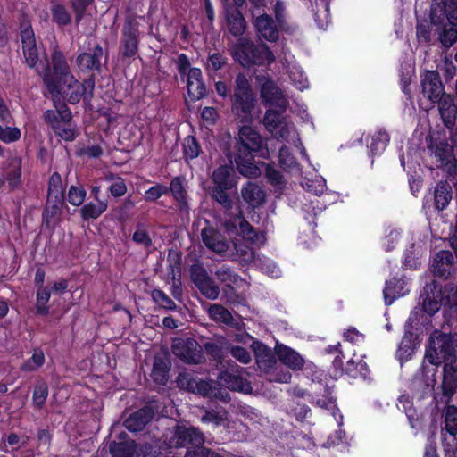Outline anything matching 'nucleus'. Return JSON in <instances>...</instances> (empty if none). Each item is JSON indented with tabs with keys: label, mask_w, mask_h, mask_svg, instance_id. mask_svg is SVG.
Segmentation results:
<instances>
[{
	"label": "nucleus",
	"mask_w": 457,
	"mask_h": 457,
	"mask_svg": "<svg viewBox=\"0 0 457 457\" xmlns=\"http://www.w3.org/2000/svg\"><path fill=\"white\" fill-rule=\"evenodd\" d=\"M263 138L252 127H240L236 137L235 152L228 156L237 170L245 177H256L260 169L254 164L253 154L262 150Z\"/></svg>",
	"instance_id": "f257e3e1"
},
{
	"label": "nucleus",
	"mask_w": 457,
	"mask_h": 457,
	"mask_svg": "<svg viewBox=\"0 0 457 457\" xmlns=\"http://www.w3.org/2000/svg\"><path fill=\"white\" fill-rule=\"evenodd\" d=\"M37 73L42 77L53 101L60 96L62 91L64 92L67 86L76 83V78L70 69L65 55L58 49L51 54L50 63L45 66L42 72L37 71Z\"/></svg>",
	"instance_id": "f03ea898"
},
{
	"label": "nucleus",
	"mask_w": 457,
	"mask_h": 457,
	"mask_svg": "<svg viewBox=\"0 0 457 457\" xmlns=\"http://www.w3.org/2000/svg\"><path fill=\"white\" fill-rule=\"evenodd\" d=\"M231 166L220 165L212 171L211 179L212 186L209 187V195L224 210L230 212L235 204V189L237 182Z\"/></svg>",
	"instance_id": "7ed1b4c3"
},
{
	"label": "nucleus",
	"mask_w": 457,
	"mask_h": 457,
	"mask_svg": "<svg viewBox=\"0 0 457 457\" xmlns=\"http://www.w3.org/2000/svg\"><path fill=\"white\" fill-rule=\"evenodd\" d=\"M232 54L235 60L245 68L253 65H269L275 61V55L266 44L256 46L253 41L245 37H240L235 44Z\"/></svg>",
	"instance_id": "20e7f679"
},
{
	"label": "nucleus",
	"mask_w": 457,
	"mask_h": 457,
	"mask_svg": "<svg viewBox=\"0 0 457 457\" xmlns=\"http://www.w3.org/2000/svg\"><path fill=\"white\" fill-rule=\"evenodd\" d=\"M231 100V111L237 120L241 123H251L256 99L247 78L243 73H239L236 77L235 90Z\"/></svg>",
	"instance_id": "39448f33"
},
{
	"label": "nucleus",
	"mask_w": 457,
	"mask_h": 457,
	"mask_svg": "<svg viewBox=\"0 0 457 457\" xmlns=\"http://www.w3.org/2000/svg\"><path fill=\"white\" fill-rule=\"evenodd\" d=\"M457 351V341L451 333L435 331L426 348L425 358L432 365L439 366L442 360Z\"/></svg>",
	"instance_id": "423d86ee"
},
{
	"label": "nucleus",
	"mask_w": 457,
	"mask_h": 457,
	"mask_svg": "<svg viewBox=\"0 0 457 457\" xmlns=\"http://www.w3.org/2000/svg\"><path fill=\"white\" fill-rule=\"evenodd\" d=\"M108 62V50H104L99 43L78 54L75 60L78 70L83 73H101Z\"/></svg>",
	"instance_id": "0eeeda50"
},
{
	"label": "nucleus",
	"mask_w": 457,
	"mask_h": 457,
	"mask_svg": "<svg viewBox=\"0 0 457 457\" xmlns=\"http://www.w3.org/2000/svg\"><path fill=\"white\" fill-rule=\"evenodd\" d=\"M432 24L433 36L442 48L448 50L457 43V23L436 16V13H429Z\"/></svg>",
	"instance_id": "6e6552de"
},
{
	"label": "nucleus",
	"mask_w": 457,
	"mask_h": 457,
	"mask_svg": "<svg viewBox=\"0 0 457 457\" xmlns=\"http://www.w3.org/2000/svg\"><path fill=\"white\" fill-rule=\"evenodd\" d=\"M171 350L175 356L188 364H198L204 359L203 347L191 337L175 339Z\"/></svg>",
	"instance_id": "1a4fd4ad"
},
{
	"label": "nucleus",
	"mask_w": 457,
	"mask_h": 457,
	"mask_svg": "<svg viewBox=\"0 0 457 457\" xmlns=\"http://www.w3.org/2000/svg\"><path fill=\"white\" fill-rule=\"evenodd\" d=\"M423 311L429 316L436 314L443 303V287L435 279L426 283L420 295Z\"/></svg>",
	"instance_id": "9d476101"
},
{
	"label": "nucleus",
	"mask_w": 457,
	"mask_h": 457,
	"mask_svg": "<svg viewBox=\"0 0 457 457\" xmlns=\"http://www.w3.org/2000/svg\"><path fill=\"white\" fill-rule=\"evenodd\" d=\"M420 86L423 95L433 104H436L440 97L446 95L437 71H424L420 75Z\"/></svg>",
	"instance_id": "9b49d317"
},
{
	"label": "nucleus",
	"mask_w": 457,
	"mask_h": 457,
	"mask_svg": "<svg viewBox=\"0 0 457 457\" xmlns=\"http://www.w3.org/2000/svg\"><path fill=\"white\" fill-rule=\"evenodd\" d=\"M224 228L228 232H234L237 229L246 240L255 244H263L265 241L264 235L257 232L253 226L245 219L242 211L239 210L233 219L224 221Z\"/></svg>",
	"instance_id": "f8f14e48"
},
{
	"label": "nucleus",
	"mask_w": 457,
	"mask_h": 457,
	"mask_svg": "<svg viewBox=\"0 0 457 457\" xmlns=\"http://www.w3.org/2000/svg\"><path fill=\"white\" fill-rule=\"evenodd\" d=\"M234 6H228L225 9V20L228 32L235 37H238L244 35L246 30L247 23L246 21L239 10L242 7L245 0H233Z\"/></svg>",
	"instance_id": "ddd939ff"
},
{
	"label": "nucleus",
	"mask_w": 457,
	"mask_h": 457,
	"mask_svg": "<svg viewBox=\"0 0 457 457\" xmlns=\"http://www.w3.org/2000/svg\"><path fill=\"white\" fill-rule=\"evenodd\" d=\"M204 434L195 428L178 426L172 438V442L176 447L195 448L204 445Z\"/></svg>",
	"instance_id": "4468645a"
},
{
	"label": "nucleus",
	"mask_w": 457,
	"mask_h": 457,
	"mask_svg": "<svg viewBox=\"0 0 457 457\" xmlns=\"http://www.w3.org/2000/svg\"><path fill=\"white\" fill-rule=\"evenodd\" d=\"M21 40L25 63L31 69H36L38 61V49L37 46L35 35L32 28L29 25L24 26L21 31Z\"/></svg>",
	"instance_id": "2eb2a0df"
},
{
	"label": "nucleus",
	"mask_w": 457,
	"mask_h": 457,
	"mask_svg": "<svg viewBox=\"0 0 457 457\" xmlns=\"http://www.w3.org/2000/svg\"><path fill=\"white\" fill-rule=\"evenodd\" d=\"M261 97L265 104L286 112L288 102L280 88L271 79H265L261 87Z\"/></svg>",
	"instance_id": "dca6fc26"
},
{
	"label": "nucleus",
	"mask_w": 457,
	"mask_h": 457,
	"mask_svg": "<svg viewBox=\"0 0 457 457\" xmlns=\"http://www.w3.org/2000/svg\"><path fill=\"white\" fill-rule=\"evenodd\" d=\"M455 259L451 251H439L434 257L431 269L434 276L447 279L454 271Z\"/></svg>",
	"instance_id": "f3484780"
},
{
	"label": "nucleus",
	"mask_w": 457,
	"mask_h": 457,
	"mask_svg": "<svg viewBox=\"0 0 457 457\" xmlns=\"http://www.w3.org/2000/svg\"><path fill=\"white\" fill-rule=\"evenodd\" d=\"M138 34L137 28L132 22L126 23L120 40V54L123 57L132 58L137 54Z\"/></svg>",
	"instance_id": "a211bd4d"
},
{
	"label": "nucleus",
	"mask_w": 457,
	"mask_h": 457,
	"mask_svg": "<svg viewBox=\"0 0 457 457\" xmlns=\"http://www.w3.org/2000/svg\"><path fill=\"white\" fill-rule=\"evenodd\" d=\"M204 245L211 251L220 254L228 250V243L224 236L212 227H205L201 230Z\"/></svg>",
	"instance_id": "6ab92c4d"
},
{
	"label": "nucleus",
	"mask_w": 457,
	"mask_h": 457,
	"mask_svg": "<svg viewBox=\"0 0 457 457\" xmlns=\"http://www.w3.org/2000/svg\"><path fill=\"white\" fill-rule=\"evenodd\" d=\"M177 385L180 389L187 390L195 394L203 395L207 394L209 382L203 379H196L194 373L190 371L179 372L177 379Z\"/></svg>",
	"instance_id": "aec40b11"
},
{
	"label": "nucleus",
	"mask_w": 457,
	"mask_h": 457,
	"mask_svg": "<svg viewBox=\"0 0 457 457\" xmlns=\"http://www.w3.org/2000/svg\"><path fill=\"white\" fill-rule=\"evenodd\" d=\"M253 25L259 37L269 42H277L278 40V29L275 21L269 14L263 13L256 17Z\"/></svg>",
	"instance_id": "412c9836"
},
{
	"label": "nucleus",
	"mask_w": 457,
	"mask_h": 457,
	"mask_svg": "<svg viewBox=\"0 0 457 457\" xmlns=\"http://www.w3.org/2000/svg\"><path fill=\"white\" fill-rule=\"evenodd\" d=\"M168 189L176 200L179 211L184 213H188L190 207L187 201L188 195L187 191L186 179L182 176L173 178L170 183V187H168Z\"/></svg>",
	"instance_id": "4be33fe9"
},
{
	"label": "nucleus",
	"mask_w": 457,
	"mask_h": 457,
	"mask_svg": "<svg viewBox=\"0 0 457 457\" xmlns=\"http://www.w3.org/2000/svg\"><path fill=\"white\" fill-rule=\"evenodd\" d=\"M438 104V110L444 125L453 129L455 126L457 118V106L452 95H445L436 102Z\"/></svg>",
	"instance_id": "5701e85b"
},
{
	"label": "nucleus",
	"mask_w": 457,
	"mask_h": 457,
	"mask_svg": "<svg viewBox=\"0 0 457 457\" xmlns=\"http://www.w3.org/2000/svg\"><path fill=\"white\" fill-rule=\"evenodd\" d=\"M54 105L55 107L54 110H47L44 112V120L46 123H47L52 129L54 130V125H55L54 122L49 120L50 116H52L55 123L57 124V127L67 124L71 122L72 120V114L70 110V108L66 105L64 103H61L60 97L54 98Z\"/></svg>",
	"instance_id": "b1692460"
},
{
	"label": "nucleus",
	"mask_w": 457,
	"mask_h": 457,
	"mask_svg": "<svg viewBox=\"0 0 457 457\" xmlns=\"http://www.w3.org/2000/svg\"><path fill=\"white\" fill-rule=\"evenodd\" d=\"M63 204L64 197L54 198L47 196V201L43 212V220L46 227H54L60 222Z\"/></svg>",
	"instance_id": "393cba45"
},
{
	"label": "nucleus",
	"mask_w": 457,
	"mask_h": 457,
	"mask_svg": "<svg viewBox=\"0 0 457 457\" xmlns=\"http://www.w3.org/2000/svg\"><path fill=\"white\" fill-rule=\"evenodd\" d=\"M154 411L151 407L145 406L131 413L125 420L124 426L130 432H139L153 419Z\"/></svg>",
	"instance_id": "a878e982"
},
{
	"label": "nucleus",
	"mask_w": 457,
	"mask_h": 457,
	"mask_svg": "<svg viewBox=\"0 0 457 457\" xmlns=\"http://www.w3.org/2000/svg\"><path fill=\"white\" fill-rule=\"evenodd\" d=\"M187 88L188 96L192 101L203 98L206 94V88L202 79V71L198 68L189 70L187 78Z\"/></svg>",
	"instance_id": "bb28decb"
},
{
	"label": "nucleus",
	"mask_w": 457,
	"mask_h": 457,
	"mask_svg": "<svg viewBox=\"0 0 457 457\" xmlns=\"http://www.w3.org/2000/svg\"><path fill=\"white\" fill-rule=\"evenodd\" d=\"M219 383L232 391L251 394L253 391L251 383L240 375L228 371L220 372L218 377Z\"/></svg>",
	"instance_id": "cd10ccee"
},
{
	"label": "nucleus",
	"mask_w": 457,
	"mask_h": 457,
	"mask_svg": "<svg viewBox=\"0 0 457 457\" xmlns=\"http://www.w3.org/2000/svg\"><path fill=\"white\" fill-rule=\"evenodd\" d=\"M251 346L256 363L261 370L268 371L276 364L275 354L270 347L258 340H253Z\"/></svg>",
	"instance_id": "c85d7f7f"
},
{
	"label": "nucleus",
	"mask_w": 457,
	"mask_h": 457,
	"mask_svg": "<svg viewBox=\"0 0 457 457\" xmlns=\"http://www.w3.org/2000/svg\"><path fill=\"white\" fill-rule=\"evenodd\" d=\"M243 200L253 209L258 208L265 203L266 193L256 183L247 182L241 188Z\"/></svg>",
	"instance_id": "c756f323"
},
{
	"label": "nucleus",
	"mask_w": 457,
	"mask_h": 457,
	"mask_svg": "<svg viewBox=\"0 0 457 457\" xmlns=\"http://www.w3.org/2000/svg\"><path fill=\"white\" fill-rule=\"evenodd\" d=\"M3 173L8 183L10 190L18 189L21 184V159L14 156L8 160L6 166L4 168Z\"/></svg>",
	"instance_id": "7c9ffc66"
},
{
	"label": "nucleus",
	"mask_w": 457,
	"mask_h": 457,
	"mask_svg": "<svg viewBox=\"0 0 457 457\" xmlns=\"http://www.w3.org/2000/svg\"><path fill=\"white\" fill-rule=\"evenodd\" d=\"M276 354L280 361L294 370H300L303 368L304 359L292 348L277 345L275 347Z\"/></svg>",
	"instance_id": "2f4dec72"
},
{
	"label": "nucleus",
	"mask_w": 457,
	"mask_h": 457,
	"mask_svg": "<svg viewBox=\"0 0 457 457\" xmlns=\"http://www.w3.org/2000/svg\"><path fill=\"white\" fill-rule=\"evenodd\" d=\"M207 312L210 319L215 322H220L235 328H240L241 322L235 319L232 313L220 304H211Z\"/></svg>",
	"instance_id": "473e14b6"
},
{
	"label": "nucleus",
	"mask_w": 457,
	"mask_h": 457,
	"mask_svg": "<svg viewBox=\"0 0 457 457\" xmlns=\"http://www.w3.org/2000/svg\"><path fill=\"white\" fill-rule=\"evenodd\" d=\"M453 196L451 185L446 180L437 182L434 189V205L437 211L445 210L450 204Z\"/></svg>",
	"instance_id": "72a5a7b5"
},
{
	"label": "nucleus",
	"mask_w": 457,
	"mask_h": 457,
	"mask_svg": "<svg viewBox=\"0 0 457 457\" xmlns=\"http://www.w3.org/2000/svg\"><path fill=\"white\" fill-rule=\"evenodd\" d=\"M429 13H436L440 18L457 23V0H441L431 6Z\"/></svg>",
	"instance_id": "f704fd0d"
},
{
	"label": "nucleus",
	"mask_w": 457,
	"mask_h": 457,
	"mask_svg": "<svg viewBox=\"0 0 457 457\" xmlns=\"http://www.w3.org/2000/svg\"><path fill=\"white\" fill-rule=\"evenodd\" d=\"M107 207L106 199L98 200V202H88L80 208V217L84 221L96 220L107 210Z\"/></svg>",
	"instance_id": "c9c22d12"
},
{
	"label": "nucleus",
	"mask_w": 457,
	"mask_h": 457,
	"mask_svg": "<svg viewBox=\"0 0 457 457\" xmlns=\"http://www.w3.org/2000/svg\"><path fill=\"white\" fill-rule=\"evenodd\" d=\"M235 253L234 259L242 264H248L254 261L255 253L251 245L244 239H237L233 242Z\"/></svg>",
	"instance_id": "e433bc0d"
},
{
	"label": "nucleus",
	"mask_w": 457,
	"mask_h": 457,
	"mask_svg": "<svg viewBox=\"0 0 457 457\" xmlns=\"http://www.w3.org/2000/svg\"><path fill=\"white\" fill-rule=\"evenodd\" d=\"M206 353L216 361H221L229 349V343L224 337H219L204 345Z\"/></svg>",
	"instance_id": "4c0bfd02"
},
{
	"label": "nucleus",
	"mask_w": 457,
	"mask_h": 457,
	"mask_svg": "<svg viewBox=\"0 0 457 457\" xmlns=\"http://www.w3.org/2000/svg\"><path fill=\"white\" fill-rule=\"evenodd\" d=\"M442 382L440 389L442 392V401L446 404L450 403L453 396L457 391V374L456 373H442Z\"/></svg>",
	"instance_id": "58836bf2"
},
{
	"label": "nucleus",
	"mask_w": 457,
	"mask_h": 457,
	"mask_svg": "<svg viewBox=\"0 0 457 457\" xmlns=\"http://www.w3.org/2000/svg\"><path fill=\"white\" fill-rule=\"evenodd\" d=\"M443 414L445 427L442 433L444 434V431H445L455 440L457 436V407L448 403L446 404Z\"/></svg>",
	"instance_id": "ea45409f"
},
{
	"label": "nucleus",
	"mask_w": 457,
	"mask_h": 457,
	"mask_svg": "<svg viewBox=\"0 0 457 457\" xmlns=\"http://www.w3.org/2000/svg\"><path fill=\"white\" fill-rule=\"evenodd\" d=\"M428 149L438 160L441 166H445L449 162V157L452 154L451 145L445 141H432L428 145Z\"/></svg>",
	"instance_id": "a19ab883"
},
{
	"label": "nucleus",
	"mask_w": 457,
	"mask_h": 457,
	"mask_svg": "<svg viewBox=\"0 0 457 457\" xmlns=\"http://www.w3.org/2000/svg\"><path fill=\"white\" fill-rule=\"evenodd\" d=\"M443 303L448 307L452 315L457 320V286L449 283L443 288Z\"/></svg>",
	"instance_id": "79ce46f5"
},
{
	"label": "nucleus",
	"mask_w": 457,
	"mask_h": 457,
	"mask_svg": "<svg viewBox=\"0 0 457 457\" xmlns=\"http://www.w3.org/2000/svg\"><path fill=\"white\" fill-rule=\"evenodd\" d=\"M283 112L280 109H268L266 111L263 117V125L270 133L276 131L282 122L287 120L286 117L283 116Z\"/></svg>",
	"instance_id": "37998d69"
},
{
	"label": "nucleus",
	"mask_w": 457,
	"mask_h": 457,
	"mask_svg": "<svg viewBox=\"0 0 457 457\" xmlns=\"http://www.w3.org/2000/svg\"><path fill=\"white\" fill-rule=\"evenodd\" d=\"M215 276L228 288H232L234 285H237L241 280L239 275L235 270L225 265L217 269Z\"/></svg>",
	"instance_id": "c03bdc74"
},
{
	"label": "nucleus",
	"mask_w": 457,
	"mask_h": 457,
	"mask_svg": "<svg viewBox=\"0 0 457 457\" xmlns=\"http://www.w3.org/2000/svg\"><path fill=\"white\" fill-rule=\"evenodd\" d=\"M169 366L162 358H155L153 365L152 378L160 385H165L169 378Z\"/></svg>",
	"instance_id": "a18cd8bd"
},
{
	"label": "nucleus",
	"mask_w": 457,
	"mask_h": 457,
	"mask_svg": "<svg viewBox=\"0 0 457 457\" xmlns=\"http://www.w3.org/2000/svg\"><path fill=\"white\" fill-rule=\"evenodd\" d=\"M45 363V354L40 348L33 351L32 356L22 363L21 370L25 372H32L37 370Z\"/></svg>",
	"instance_id": "49530a36"
},
{
	"label": "nucleus",
	"mask_w": 457,
	"mask_h": 457,
	"mask_svg": "<svg viewBox=\"0 0 457 457\" xmlns=\"http://www.w3.org/2000/svg\"><path fill=\"white\" fill-rule=\"evenodd\" d=\"M201 294L209 300H216L220 295V287L214 279L210 277L196 286Z\"/></svg>",
	"instance_id": "de8ad7c7"
},
{
	"label": "nucleus",
	"mask_w": 457,
	"mask_h": 457,
	"mask_svg": "<svg viewBox=\"0 0 457 457\" xmlns=\"http://www.w3.org/2000/svg\"><path fill=\"white\" fill-rule=\"evenodd\" d=\"M183 153L186 161L195 159L201 153V146L193 136H187L183 141Z\"/></svg>",
	"instance_id": "09e8293b"
},
{
	"label": "nucleus",
	"mask_w": 457,
	"mask_h": 457,
	"mask_svg": "<svg viewBox=\"0 0 457 457\" xmlns=\"http://www.w3.org/2000/svg\"><path fill=\"white\" fill-rule=\"evenodd\" d=\"M73 87H78L80 89L83 99L87 102H89L94 96L95 89V77L92 75L90 78L85 79L82 83H79L78 79H76V83H71V86H67L66 89H71Z\"/></svg>",
	"instance_id": "8fccbe9b"
},
{
	"label": "nucleus",
	"mask_w": 457,
	"mask_h": 457,
	"mask_svg": "<svg viewBox=\"0 0 457 457\" xmlns=\"http://www.w3.org/2000/svg\"><path fill=\"white\" fill-rule=\"evenodd\" d=\"M48 396V386L46 382H39L35 385L33 390L32 403L37 409H42Z\"/></svg>",
	"instance_id": "3c124183"
},
{
	"label": "nucleus",
	"mask_w": 457,
	"mask_h": 457,
	"mask_svg": "<svg viewBox=\"0 0 457 457\" xmlns=\"http://www.w3.org/2000/svg\"><path fill=\"white\" fill-rule=\"evenodd\" d=\"M112 457H133L134 449L129 442H112L110 445Z\"/></svg>",
	"instance_id": "603ef678"
},
{
	"label": "nucleus",
	"mask_w": 457,
	"mask_h": 457,
	"mask_svg": "<svg viewBox=\"0 0 457 457\" xmlns=\"http://www.w3.org/2000/svg\"><path fill=\"white\" fill-rule=\"evenodd\" d=\"M50 197H64L62 177L58 172H54L48 180V195Z\"/></svg>",
	"instance_id": "864d4df0"
},
{
	"label": "nucleus",
	"mask_w": 457,
	"mask_h": 457,
	"mask_svg": "<svg viewBox=\"0 0 457 457\" xmlns=\"http://www.w3.org/2000/svg\"><path fill=\"white\" fill-rule=\"evenodd\" d=\"M344 370L353 378H356L357 376L366 377L368 367L366 362L362 361H355L353 359H351L346 362Z\"/></svg>",
	"instance_id": "5fc2aeb1"
},
{
	"label": "nucleus",
	"mask_w": 457,
	"mask_h": 457,
	"mask_svg": "<svg viewBox=\"0 0 457 457\" xmlns=\"http://www.w3.org/2000/svg\"><path fill=\"white\" fill-rule=\"evenodd\" d=\"M151 296L155 303L161 308L174 311L177 309V305L174 301L170 298L162 290L154 289L151 292Z\"/></svg>",
	"instance_id": "6e6d98bb"
},
{
	"label": "nucleus",
	"mask_w": 457,
	"mask_h": 457,
	"mask_svg": "<svg viewBox=\"0 0 457 457\" xmlns=\"http://www.w3.org/2000/svg\"><path fill=\"white\" fill-rule=\"evenodd\" d=\"M132 240L138 245H142L145 249L153 246V241L149 233L142 224H138L135 232L132 235Z\"/></svg>",
	"instance_id": "4d7b16f0"
},
{
	"label": "nucleus",
	"mask_w": 457,
	"mask_h": 457,
	"mask_svg": "<svg viewBox=\"0 0 457 457\" xmlns=\"http://www.w3.org/2000/svg\"><path fill=\"white\" fill-rule=\"evenodd\" d=\"M49 120L55 124L54 125V132L61 138L65 141H73L76 138L77 134L75 129L71 125V122L57 127V124L55 123L56 121L52 116H50Z\"/></svg>",
	"instance_id": "13d9d810"
},
{
	"label": "nucleus",
	"mask_w": 457,
	"mask_h": 457,
	"mask_svg": "<svg viewBox=\"0 0 457 457\" xmlns=\"http://www.w3.org/2000/svg\"><path fill=\"white\" fill-rule=\"evenodd\" d=\"M87 195V191L82 186H71L67 195L68 202L73 206H80Z\"/></svg>",
	"instance_id": "bf43d9fd"
},
{
	"label": "nucleus",
	"mask_w": 457,
	"mask_h": 457,
	"mask_svg": "<svg viewBox=\"0 0 457 457\" xmlns=\"http://www.w3.org/2000/svg\"><path fill=\"white\" fill-rule=\"evenodd\" d=\"M278 162L280 167L285 170H290L297 167V162L295 156L286 145L282 146L279 150Z\"/></svg>",
	"instance_id": "052dcab7"
},
{
	"label": "nucleus",
	"mask_w": 457,
	"mask_h": 457,
	"mask_svg": "<svg viewBox=\"0 0 457 457\" xmlns=\"http://www.w3.org/2000/svg\"><path fill=\"white\" fill-rule=\"evenodd\" d=\"M50 299V291L47 287H41L37 292V306L36 312L39 315H46L48 313L49 308L46 303Z\"/></svg>",
	"instance_id": "680f3d73"
},
{
	"label": "nucleus",
	"mask_w": 457,
	"mask_h": 457,
	"mask_svg": "<svg viewBox=\"0 0 457 457\" xmlns=\"http://www.w3.org/2000/svg\"><path fill=\"white\" fill-rule=\"evenodd\" d=\"M416 36L419 42L426 45H432V39L434 37L432 24L430 22L429 24L425 22L418 23L416 26Z\"/></svg>",
	"instance_id": "e2e57ef3"
},
{
	"label": "nucleus",
	"mask_w": 457,
	"mask_h": 457,
	"mask_svg": "<svg viewBox=\"0 0 457 457\" xmlns=\"http://www.w3.org/2000/svg\"><path fill=\"white\" fill-rule=\"evenodd\" d=\"M53 20L60 26L71 23V17L67 9L62 4H54L52 7Z\"/></svg>",
	"instance_id": "0e129e2a"
},
{
	"label": "nucleus",
	"mask_w": 457,
	"mask_h": 457,
	"mask_svg": "<svg viewBox=\"0 0 457 457\" xmlns=\"http://www.w3.org/2000/svg\"><path fill=\"white\" fill-rule=\"evenodd\" d=\"M189 270L191 280L195 287L211 277L201 262L192 264Z\"/></svg>",
	"instance_id": "69168bd1"
},
{
	"label": "nucleus",
	"mask_w": 457,
	"mask_h": 457,
	"mask_svg": "<svg viewBox=\"0 0 457 457\" xmlns=\"http://www.w3.org/2000/svg\"><path fill=\"white\" fill-rule=\"evenodd\" d=\"M168 193V186L163 184H155L145 192L144 198L146 202H155Z\"/></svg>",
	"instance_id": "338daca9"
},
{
	"label": "nucleus",
	"mask_w": 457,
	"mask_h": 457,
	"mask_svg": "<svg viewBox=\"0 0 457 457\" xmlns=\"http://www.w3.org/2000/svg\"><path fill=\"white\" fill-rule=\"evenodd\" d=\"M389 142V135L384 131L379 130L372 138L370 144V150L375 154L378 151L384 150Z\"/></svg>",
	"instance_id": "774afa93"
}]
</instances>
